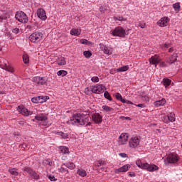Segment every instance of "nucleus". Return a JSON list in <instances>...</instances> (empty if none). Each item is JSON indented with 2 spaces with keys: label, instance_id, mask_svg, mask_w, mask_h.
Returning a JSON list of instances; mask_svg holds the SVG:
<instances>
[{
  "label": "nucleus",
  "instance_id": "50",
  "mask_svg": "<svg viewBox=\"0 0 182 182\" xmlns=\"http://www.w3.org/2000/svg\"><path fill=\"white\" fill-rule=\"evenodd\" d=\"M159 65V66L161 67V68H164V67H166V63H164V62H163V61H160V63H158Z\"/></svg>",
  "mask_w": 182,
  "mask_h": 182
},
{
  "label": "nucleus",
  "instance_id": "18",
  "mask_svg": "<svg viewBox=\"0 0 182 182\" xmlns=\"http://www.w3.org/2000/svg\"><path fill=\"white\" fill-rule=\"evenodd\" d=\"M104 89H105V86H103V85H97L95 86H92L93 93H97V94L103 93Z\"/></svg>",
  "mask_w": 182,
  "mask_h": 182
},
{
  "label": "nucleus",
  "instance_id": "48",
  "mask_svg": "<svg viewBox=\"0 0 182 182\" xmlns=\"http://www.w3.org/2000/svg\"><path fill=\"white\" fill-rule=\"evenodd\" d=\"M142 100H144V102H149L150 98L147 96H142Z\"/></svg>",
  "mask_w": 182,
  "mask_h": 182
},
{
  "label": "nucleus",
  "instance_id": "46",
  "mask_svg": "<svg viewBox=\"0 0 182 182\" xmlns=\"http://www.w3.org/2000/svg\"><path fill=\"white\" fill-rule=\"evenodd\" d=\"M92 82H94V83H97V82H99V77L95 76V77H92L91 78Z\"/></svg>",
  "mask_w": 182,
  "mask_h": 182
},
{
  "label": "nucleus",
  "instance_id": "10",
  "mask_svg": "<svg viewBox=\"0 0 182 182\" xmlns=\"http://www.w3.org/2000/svg\"><path fill=\"white\" fill-rule=\"evenodd\" d=\"M49 97L48 96L34 97L31 99L33 103H45Z\"/></svg>",
  "mask_w": 182,
  "mask_h": 182
},
{
  "label": "nucleus",
  "instance_id": "51",
  "mask_svg": "<svg viewBox=\"0 0 182 182\" xmlns=\"http://www.w3.org/2000/svg\"><path fill=\"white\" fill-rule=\"evenodd\" d=\"M122 103H127V105H133V102H132L131 101H129L127 100H122Z\"/></svg>",
  "mask_w": 182,
  "mask_h": 182
},
{
  "label": "nucleus",
  "instance_id": "42",
  "mask_svg": "<svg viewBox=\"0 0 182 182\" xmlns=\"http://www.w3.org/2000/svg\"><path fill=\"white\" fill-rule=\"evenodd\" d=\"M83 55L85 58H89L92 56V53L90 51H84Z\"/></svg>",
  "mask_w": 182,
  "mask_h": 182
},
{
  "label": "nucleus",
  "instance_id": "38",
  "mask_svg": "<svg viewBox=\"0 0 182 182\" xmlns=\"http://www.w3.org/2000/svg\"><path fill=\"white\" fill-rule=\"evenodd\" d=\"M115 97L117 100H119L120 102H122V103H123V100H124V99H123V97H122V95L120 93H115Z\"/></svg>",
  "mask_w": 182,
  "mask_h": 182
},
{
  "label": "nucleus",
  "instance_id": "47",
  "mask_svg": "<svg viewBox=\"0 0 182 182\" xmlns=\"http://www.w3.org/2000/svg\"><path fill=\"white\" fill-rule=\"evenodd\" d=\"M114 21H126V19H124V18H123V16L114 17Z\"/></svg>",
  "mask_w": 182,
  "mask_h": 182
},
{
  "label": "nucleus",
  "instance_id": "37",
  "mask_svg": "<svg viewBox=\"0 0 182 182\" xmlns=\"http://www.w3.org/2000/svg\"><path fill=\"white\" fill-rule=\"evenodd\" d=\"M58 76H66V75H68V71L66 70H60L57 73Z\"/></svg>",
  "mask_w": 182,
  "mask_h": 182
},
{
  "label": "nucleus",
  "instance_id": "54",
  "mask_svg": "<svg viewBox=\"0 0 182 182\" xmlns=\"http://www.w3.org/2000/svg\"><path fill=\"white\" fill-rule=\"evenodd\" d=\"M139 26L140 28H141L142 29H144V28H146V23H140L139 25Z\"/></svg>",
  "mask_w": 182,
  "mask_h": 182
},
{
  "label": "nucleus",
  "instance_id": "33",
  "mask_svg": "<svg viewBox=\"0 0 182 182\" xmlns=\"http://www.w3.org/2000/svg\"><path fill=\"white\" fill-rule=\"evenodd\" d=\"M129 69V65H125L117 69V72H127Z\"/></svg>",
  "mask_w": 182,
  "mask_h": 182
},
{
  "label": "nucleus",
  "instance_id": "24",
  "mask_svg": "<svg viewBox=\"0 0 182 182\" xmlns=\"http://www.w3.org/2000/svg\"><path fill=\"white\" fill-rule=\"evenodd\" d=\"M3 69H4V70H6L7 72H10V73H14V72H15V70H14V67L11 65H6V64H4Z\"/></svg>",
  "mask_w": 182,
  "mask_h": 182
},
{
  "label": "nucleus",
  "instance_id": "35",
  "mask_svg": "<svg viewBox=\"0 0 182 182\" xmlns=\"http://www.w3.org/2000/svg\"><path fill=\"white\" fill-rule=\"evenodd\" d=\"M102 109H103L104 112H113V108H112L107 105H103Z\"/></svg>",
  "mask_w": 182,
  "mask_h": 182
},
{
  "label": "nucleus",
  "instance_id": "30",
  "mask_svg": "<svg viewBox=\"0 0 182 182\" xmlns=\"http://www.w3.org/2000/svg\"><path fill=\"white\" fill-rule=\"evenodd\" d=\"M77 174L80 176V177H86V176L87 175L85 169H78Z\"/></svg>",
  "mask_w": 182,
  "mask_h": 182
},
{
  "label": "nucleus",
  "instance_id": "27",
  "mask_svg": "<svg viewBox=\"0 0 182 182\" xmlns=\"http://www.w3.org/2000/svg\"><path fill=\"white\" fill-rule=\"evenodd\" d=\"M102 50L104 52V53H105V55H112V48L107 47V46H104L102 47Z\"/></svg>",
  "mask_w": 182,
  "mask_h": 182
},
{
  "label": "nucleus",
  "instance_id": "23",
  "mask_svg": "<svg viewBox=\"0 0 182 182\" xmlns=\"http://www.w3.org/2000/svg\"><path fill=\"white\" fill-rule=\"evenodd\" d=\"M59 150L60 151V153H62V154H69L70 153L69 148L65 146H59Z\"/></svg>",
  "mask_w": 182,
  "mask_h": 182
},
{
  "label": "nucleus",
  "instance_id": "6",
  "mask_svg": "<svg viewBox=\"0 0 182 182\" xmlns=\"http://www.w3.org/2000/svg\"><path fill=\"white\" fill-rule=\"evenodd\" d=\"M141 168L153 173L154 171H157V170H159V166L154 164H149L147 163H144L143 164L142 167Z\"/></svg>",
  "mask_w": 182,
  "mask_h": 182
},
{
  "label": "nucleus",
  "instance_id": "2",
  "mask_svg": "<svg viewBox=\"0 0 182 182\" xmlns=\"http://www.w3.org/2000/svg\"><path fill=\"white\" fill-rule=\"evenodd\" d=\"M28 39L33 43H38V42H41L43 39V33L39 31L34 32L28 37Z\"/></svg>",
  "mask_w": 182,
  "mask_h": 182
},
{
  "label": "nucleus",
  "instance_id": "7",
  "mask_svg": "<svg viewBox=\"0 0 182 182\" xmlns=\"http://www.w3.org/2000/svg\"><path fill=\"white\" fill-rule=\"evenodd\" d=\"M140 144V139L139 136H134L129 139V146L131 149H136Z\"/></svg>",
  "mask_w": 182,
  "mask_h": 182
},
{
  "label": "nucleus",
  "instance_id": "39",
  "mask_svg": "<svg viewBox=\"0 0 182 182\" xmlns=\"http://www.w3.org/2000/svg\"><path fill=\"white\" fill-rule=\"evenodd\" d=\"M18 169L16 168H10L9 170V172L10 173V174H12V176H18V173L17 171Z\"/></svg>",
  "mask_w": 182,
  "mask_h": 182
},
{
  "label": "nucleus",
  "instance_id": "57",
  "mask_svg": "<svg viewBox=\"0 0 182 182\" xmlns=\"http://www.w3.org/2000/svg\"><path fill=\"white\" fill-rule=\"evenodd\" d=\"M128 174L129 177H136V173H134L129 172Z\"/></svg>",
  "mask_w": 182,
  "mask_h": 182
},
{
  "label": "nucleus",
  "instance_id": "62",
  "mask_svg": "<svg viewBox=\"0 0 182 182\" xmlns=\"http://www.w3.org/2000/svg\"><path fill=\"white\" fill-rule=\"evenodd\" d=\"M1 93H2V92L0 91V94H1Z\"/></svg>",
  "mask_w": 182,
  "mask_h": 182
},
{
  "label": "nucleus",
  "instance_id": "32",
  "mask_svg": "<svg viewBox=\"0 0 182 182\" xmlns=\"http://www.w3.org/2000/svg\"><path fill=\"white\" fill-rule=\"evenodd\" d=\"M173 8L174 9L175 12L176 13L180 12V9H181L180 3L173 4Z\"/></svg>",
  "mask_w": 182,
  "mask_h": 182
},
{
  "label": "nucleus",
  "instance_id": "19",
  "mask_svg": "<svg viewBox=\"0 0 182 182\" xmlns=\"http://www.w3.org/2000/svg\"><path fill=\"white\" fill-rule=\"evenodd\" d=\"M129 170H130V165L127 164L118 169H116L115 173H117V174H119V173H126V171H129Z\"/></svg>",
  "mask_w": 182,
  "mask_h": 182
},
{
  "label": "nucleus",
  "instance_id": "40",
  "mask_svg": "<svg viewBox=\"0 0 182 182\" xmlns=\"http://www.w3.org/2000/svg\"><path fill=\"white\" fill-rule=\"evenodd\" d=\"M104 96H105V99H107V100H109V102H112V96H110V94L109 93V92L106 91L104 93Z\"/></svg>",
  "mask_w": 182,
  "mask_h": 182
},
{
  "label": "nucleus",
  "instance_id": "26",
  "mask_svg": "<svg viewBox=\"0 0 182 182\" xmlns=\"http://www.w3.org/2000/svg\"><path fill=\"white\" fill-rule=\"evenodd\" d=\"M57 63H58V65H59V66H63L64 65L66 64V60H65V58L60 57L57 60Z\"/></svg>",
  "mask_w": 182,
  "mask_h": 182
},
{
  "label": "nucleus",
  "instance_id": "14",
  "mask_svg": "<svg viewBox=\"0 0 182 182\" xmlns=\"http://www.w3.org/2000/svg\"><path fill=\"white\" fill-rule=\"evenodd\" d=\"M160 62H161V58L158 55H154L149 58V63L155 66H157Z\"/></svg>",
  "mask_w": 182,
  "mask_h": 182
},
{
  "label": "nucleus",
  "instance_id": "61",
  "mask_svg": "<svg viewBox=\"0 0 182 182\" xmlns=\"http://www.w3.org/2000/svg\"><path fill=\"white\" fill-rule=\"evenodd\" d=\"M100 11H102V8H100Z\"/></svg>",
  "mask_w": 182,
  "mask_h": 182
},
{
  "label": "nucleus",
  "instance_id": "21",
  "mask_svg": "<svg viewBox=\"0 0 182 182\" xmlns=\"http://www.w3.org/2000/svg\"><path fill=\"white\" fill-rule=\"evenodd\" d=\"M154 106H156V107H160V106H164V105H166V99L162 98L161 100H158L156 101L154 103Z\"/></svg>",
  "mask_w": 182,
  "mask_h": 182
},
{
  "label": "nucleus",
  "instance_id": "28",
  "mask_svg": "<svg viewBox=\"0 0 182 182\" xmlns=\"http://www.w3.org/2000/svg\"><path fill=\"white\" fill-rule=\"evenodd\" d=\"M85 95H92L93 93V86H90L88 87H86L84 90Z\"/></svg>",
  "mask_w": 182,
  "mask_h": 182
},
{
  "label": "nucleus",
  "instance_id": "52",
  "mask_svg": "<svg viewBox=\"0 0 182 182\" xmlns=\"http://www.w3.org/2000/svg\"><path fill=\"white\" fill-rule=\"evenodd\" d=\"M87 40L86 39H82L80 40V43H82V45H87Z\"/></svg>",
  "mask_w": 182,
  "mask_h": 182
},
{
  "label": "nucleus",
  "instance_id": "29",
  "mask_svg": "<svg viewBox=\"0 0 182 182\" xmlns=\"http://www.w3.org/2000/svg\"><path fill=\"white\" fill-rule=\"evenodd\" d=\"M64 166L65 167H68V168H70V170H73L76 168V166H75V164H73V162L64 164Z\"/></svg>",
  "mask_w": 182,
  "mask_h": 182
},
{
  "label": "nucleus",
  "instance_id": "22",
  "mask_svg": "<svg viewBox=\"0 0 182 182\" xmlns=\"http://www.w3.org/2000/svg\"><path fill=\"white\" fill-rule=\"evenodd\" d=\"M80 32H82V31L80 28H73L70 31V35H73L74 36H79V35H80Z\"/></svg>",
  "mask_w": 182,
  "mask_h": 182
},
{
  "label": "nucleus",
  "instance_id": "36",
  "mask_svg": "<svg viewBox=\"0 0 182 182\" xmlns=\"http://www.w3.org/2000/svg\"><path fill=\"white\" fill-rule=\"evenodd\" d=\"M23 63H29V55L28 54H23Z\"/></svg>",
  "mask_w": 182,
  "mask_h": 182
},
{
  "label": "nucleus",
  "instance_id": "43",
  "mask_svg": "<svg viewBox=\"0 0 182 182\" xmlns=\"http://www.w3.org/2000/svg\"><path fill=\"white\" fill-rule=\"evenodd\" d=\"M136 166L139 168H141V167H143V163L141 162V160L140 159H138L136 161Z\"/></svg>",
  "mask_w": 182,
  "mask_h": 182
},
{
  "label": "nucleus",
  "instance_id": "34",
  "mask_svg": "<svg viewBox=\"0 0 182 182\" xmlns=\"http://www.w3.org/2000/svg\"><path fill=\"white\" fill-rule=\"evenodd\" d=\"M59 173H62L63 174H68L69 173V170L68 168H65L64 167H60L58 168Z\"/></svg>",
  "mask_w": 182,
  "mask_h": 182
},
{
  "label": "nucleus",
  "instance_id": "53",
  "mask_svg": "<svg viewBox=\"0 0 182 182\" xmlns=\"http://www.w3.org/2000/svg\"><path fill=\"white\" fill-rule=\"evenodd\" d=\"M48 178L50 180V181H56V178L53 176H49Z\"/></svg>",
  "mask_w": 182,
  "mask_h": 182
},
{
  "label": "nucleus",
  "instance_id": "4",
  "mask_svg": "<svg viewBox=\"0 0 182 182\" xmlns=\"http://www.w3.org/2000/svg\"><path fill=\"white\" fill-rule=\"evenodd\" d=\"M15 18L18 21V22H21L22 23H26L29 21L28 16H26L23 11H17L16 13Z\"/></svg>",
  "mask_w": 182,
  "mask_h": 182
},
{
  "label": "nucleus",
  "instance_id": "31",
  "mask_svg": "<svg viewBox=\"0 0 182 182\" xmlns=\"http://www.w3.org/2000/svg\"><path fill=\"white\" fill-rule=\"evenodd\" d=\"M163 85L165 86V87H168L169 85H171V80L168 78L164 79Z\"/></svg>",
  "mask_w": 182,
  "mask_h": 182
},
{
  "label": "nucleus",
  "instance_id": "3",
  "mask_svg": "<svg viewBox=\"0 0 182 182\" xmlns=\"http://www.w3.org/2000/svg\"><path fill=\"white\" fill-rule=\"evenodd\" d=\"M178 155L177 154H169L166 156V161L168 164H176L178 163L179 160Z\"/></svg>",
  "mask_w": 182,
  "mask_h": 182
},
{
  "label": "nucleus",
  "instance_id": "58",
  "mask_svg": "<svg viewBox=\"0 0 182 182\" xmlns=\"http://www.w3.org/2000/svg\"><path fill=\"white\" fill-rule=\"evenodd\" d=\"M18 124H25V122H23V121H20V122H18Z\"/></svg>",
  "mask_w": 182,
  "mask_h": 182
},
{
  "label": "nucleus",
  "instance_id": "56",
  "mask_svg": "<svg viewBox=\"0 0 182 182\" xmlns=\"http://www.w3.org/2000/svg\"><path fill=\"white\" fill-rule=\"evenodd\" d=\"M137 107H141V109H144V107H146V105L144 104H139L136 105Z\"/></svg>",
  "mask_w": 182,
  "mask_h": 182
},
{
  "label": "nucleus",
  "instance_id": "11",
  "mask_svg": "<svg viewBox=\"0 0 182 182\" xmlns=\"http://www.w3.org/2000/svg\"><path fill=\"white\" fill-rule=\"evenodd\" d=\"M92 119L95 124H100L103 122V117L99 113L92 114Z\"/></svg>",
  "mask_w": 182,
  "mask_h": 182
},
{
  "label": "nucleus",
  "instance_id": "20",
  "mask_svg": "<svg viewBox=\"0 0 182 182\" xmlns=\"http://www.w3.org/2000/svg\"><path fill=\"white\" fill-rule=\"evenodd\" d=\"M176 61H177V53H173L166 60V62H167V63H168V65H173V63H174Z\"/></svg>",
  "mask_w": 182,
  "mask_h": 182
},
{
  "label": "nucleus",
  "instance_id": "16",
  "mask_svg": "<svg viewBox=\"0 0 182 182\" xmlns=\"http://www.w3.org/2000/svg\"><path fill=\"white\" fill-rule=\"evenodd\" d=\"M37 15L41 19V21H46L48 16H46V11L43 9H38L37 10Z\"/></svg>",
  "mask_w": 182,
  "mask_h": 182
},
{
  "label": "nucleus",
  "instance_id": "49",
  "mask_svg": "<svg viewBox=\"0 0 182 182\" xmlns=\"http://www.w3.org/2000/svg\"><path fill=\"white\" fill-rule=\"evenodd\" d=\"M119 156L120 157H122V159H126V157H127V154H126V153H119Z\"/></svg>",
  "mask_w": 182,
  "mask_h": 182
},
{
  "label": "nucleus",
  "instance_id": "59",
  "mask_svg": "<svg viewBox=\"0 0 182 182\" xmlns=\"http://www.w3.org/2000/svg\"><path fill=\"white\" fill-rule=\"evenodd\" d=\"M168 52H169V53L173 52V48H169V49H168Z\"/></svg>",
  "mask_w": 182,
  "mask_h": 182
},
{
  "label": "nucleus",
  "instance_id": "9",
  "mask_svg": "<svg viewBox=\"0 0 182 182\" xmlns=\"http://www.w3.org/2000/svg\"><path fill=\"white\" fill-rule=\"evenodd\" d=\"M33 82L36 85H38V86H40L41 85H46L48 80L46 79V77H34L33 78Z\"/></svg>",
  "mask_w": 182,
  "mask_h": 182
},
{
  "label": "nucleus",
  "instance_id": "17",
  "mask_svg": "<svg viewBox=\"0 0 182 182\" xmlns=\"http://www.w3.org/2000/svg\"><path fill=\"white\" fill-rule=\"evenodd\" d=\"M168 22H170V20L168 17H163L157 22V23L159 26L164 28V26H167V25H168Z\"/></svg>",
  "mask_w": 182,
  "mask_h": 182
},
{
  "label": "nucleus",
  "instance_id": "25",
  "mask_svg": "<svg viewBox=\"0 0 182 182\" xmlns=\"http://www.w3.org/2000/svg\"><path fill=\"white\" fill-rule=\"evenodd\" d=\"M35 119L38 122H45L46 120H47L48 118L46 117V116L43 114H41V115H36L35 117Z\"/></svg>",
  "mask_w": 182,
  "mask_h": 182
},
{
  "label": "nucleus",
  "instance_id": "55",
  "mask_svg": "<svg viewBox=\"0 0 182 182\" xmlns=\"http://www.w3.org/2000/svg\"><path fill=\"white\" fill-rule=\"evenodd\" d=\"M13 33H19V28H15L12 31Z\"/></svg>",
  "mask_w": 182,
  "mask_h": 182
},
{
  "label": "nucleus",
  "instance_id": "15",
  "mask_svg": "<svg viewBox=\"0 0 182 182\" xmlns=\"http://www.w3.org/2000/svg\"><path fill=\"white\" fill-rule=\"evenodd\" d=\"M164 123H168V122H176V115L173 113L164 116L162 119Z\"/></svg>",
  "mask_w": 182,
  "mask_h": 182
},
{
  "label": "nucleus",
  "instance_id": "5",
  "mask_svg": "<svg viewBox=\"0 0 182 182\" xmlns=\"http://www.w3.org/2000/svg\"><path fill=\"white\" fill-rule=\"evenodd\" d=\"M112 33L113 36H119L120 38H124V36H126V30L121 26H118L112 31Z\"/></svg>",
  "mask_w": 182,
  "mask_h": 182
},
{
  "label": "nucleus",
  "instance_id": "1",
  "mask_svg": "<svg viewBox=\"0 0 182 182\" xmlns=\"http://www.w3.org/2000/svg\"><path fill=\"white\" fill-rule=\"evenodd\" d=\"M89 119H90L89 115L83 113H78L73 114V117L70 118V120L68 121V123L69 124H79L80 126L86 124V126H90L92 122H89Z\"/></svg>",
  "mask_w": 182,
  "mask_h": 182
},
{
  "label": "nucleus",
  "instance_id": "44",
  "mask_svg": "<svg viewBox=\"0 0 182 182\" xmlns=\"http://www.w3.org/2000/svg\"><path fill=\"white\" fill-rule=\"evenodd\" d=\"M162 49L163 50H166V49H168V48H170V43H166L165 44H164L162 46Z\"/></svg>",
  "mask_w": 182,
  "mask_h": 182
},
{
  "label": "nucleus",
  "instance_id": "45",
  "mask_svg": "<svg viewBox=\"0 0 182 182\" xmlns=\"http://www.w3.org/2000/svg\"><path fill=\"white\" fill-rule=\"evenodd\" d=\"M95 166H96V167H100V166H105V161L99 160L97 161V164Z\"/></svg>",
  "mask_w": 182,
  "mask_h": 182
},
{
  "label": "nucleus",
  "instance_id": "41",
  "mask_svg": "<svg viewBox=\"0 0 182 182\" xmlns=\"http://www.w3.org/2000/svg\"><path fill=\"white\" fill-rule=\"evenodd\" d=\"M58 136H61L62 139H69L68 134L60 132L58 133Z\"/></svg>",
  "mask_w": 182,
  "mask_h": 182
},
{
  "label": "nucleus",
  "instance_id": "13",
  "mask_svg": "<svg viewBox=\"0 0 182 182\" xmlns=\"http://www.w3.org/2000/svg\"><path fill=\"white\" fill-rule=\"evenodd\" d=\"M17 110L21 114H23V116H31L33 114L32 112L28 110V109L23 106H18Z\"/></svg>",
  "mask_w": 182,
  "mask_h": 182
},
{
  "label": "nucleus",
  "instance_id": "60",
  "mask_svg": "<svg viewBox=\"0 0 182 182\" xmlns=\"http://www.w3.org/2000/svg\"><path fill=\"white\" fill-rule=\"evenodd\" d=\"M0 22H2V18H0Z\"/></svg>",
  "mask_w": 182,
  "mask_h": 182
},
{
  "label": "nucleus",
  "instance_id": "8",
  "mask_svg": "<svg viewBox=\"0 0 182 182\" xmlns=\"http://www.w3.org/2000/svg\"><path fill=\"white\" fill-rule=\"evenodd\" d=\"M23 170L29 174L31 178H33L34 180H39V174L32 170L30 167H25Z\"/></svg>",
  "mask_w": 182,
  "mask_h": 182
},
{
  "label": "nucleus",
  "instance_id": "12",
  "mask_svg": "<svg viewBox=\"0 0 182 182\" xmlns=\"http://www.w3.org/2000/svg\"><path fill=\"white\" fill-rule=\"evenodd\" d=\"M129 140V134L126 133H122L119 137L118 143L120 145L126 144Z\"/></svg>",
  "mask_w": 182,
  "mask_h": 182
}]
</instances>
